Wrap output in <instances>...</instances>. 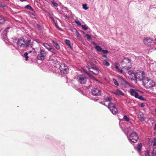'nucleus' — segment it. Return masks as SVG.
I'll return each mask as SVG.
<instances>
[{
    "label": "nucleus",
    "instance_id": "nucleus-63",
    "mask_svg": "<svg viewBox=\"0 0 156 156\" xmlns=\"http://www.w3.org/2000/svg\"><path fill=\"white\" fill-rule=\"evenodd\" d=\"M102 56L106 58H107V55H102Z\"/></svg>",
    "mask_w": 156,
    "mask_h": 156
},
{
    "label": "nucleus",
    "instance_id": "nucleus-41",
    "mask_svg": "<svg viewBox=\"0 0 156 156\" xmlns=\"http://www.w3.org/2000/svg\"><path fill=\"white\" fill-rule=\"evenodd\" d=\"M85 36L87 37V40H89L91 39V36L88 34H86Z\"/></svg>",
    "mask_w": 156,
    "mask_h": 156
},
{
    "label": "nucleus",
    "instance_id": "nucleus-3",
    "mask_svg": "<svg viewBox=\"0 0 156 156\" xmlns=\"http://www.w3.org/2000/svg\"><path fill=\"white\" fill-rule=\"evenodd\" d=\"M129 140L133 143H136L138 139L139 136L137 133L135 131H133L129 134Z\"/></svg>",
    "mask_w": 156,
    "mask_h": 156
},
{
    "label": "nucleus",
    "instance_id": "nucleus-9",
    "mask_svg": "<svg viewBox=\"0 0 156 156\" xmlns=\"http://www.w3.org/2000/svg\"><path fill=\"white\" fill-rule=\"evenodd\" d=\"M135 89H130V94L131 95L134 96L136 98L138 97L139 94L138 92L136 91Z\"/></svg>",
    "mask_w": 156,
    "mask_h": 156
},
{
    "label": "nucleus",
    "instance_id": "nucleus-54",
    "mask_svg": "<svg viewBox=\"0 0 156 156\" xmlns=\"http://www.w3.org/2000/svg\"><path fill=\"white\" fill-rule=\"evenodd\" d=\"M139 115L140 116V117H142V116H143V114L142 112H140L139 114Z\"/></svg>",
    "mask_w": 156,
    "mask_h": 156
},
{
    "label": "nucleus",
    "instance_id": "nucleus-35",
    "mask_svg": "<svg viewBox=\"0 0 156 156\" xmlns=\"http://www.w3.org/2000/svg\"><path fill=\"white\" fill-rule=\"evenodd\" d=\"M52 4L55 7H57L58 6L57 3L55 2L54 0H53L51 1Z\"/></svg>",
    "mask_w": 156,
    "mask_h": 156
},
{
    "label": "nucleus",
    "instance_id": "nucleus-14",
    "mask_svg": "<svg viewBox=\"0 0 156 156\" xmlns=\"http://www.w3.org/2000/svg\"><path fill=\"white\" fill-rule=\"evenodd\" d=\"M51 43L54 46L55 48L58 49L59 50L60 49V47L58 44L54 40H52L51 41Z\"/></svg>",
    "mask_w": 156,
    "mask_h": 156
},
{
    "label": "nucleus",
    "instance_id": "nucleus-6",
    "mask_svg": "<svg viewBox=\"0 0 156 156\" xmlns=\"http://www.w3.org/2000/svg\"><path fill=\"white\" fill-rule=\"evenodd\" d=\"M146 80L147 81L146 84V87L147 88H150L151 87H153L155 86V83L153 80L149 79L148 77H147Z\"/></svg>",
    "mask_w": 156,
    "mask_h": 156
},
{
    "label": "nucleus",
    "instance_id": "nucleus-11",
    "mask_svg": "<svg viewBox=\"0 0 156 156\" xmlns=\"http://www.w3.org/2000/svg\"><path fill=\"white\" fill-rule=\"evenodd\" d=\"M147 78L145 77V74L144 72L143 71L141 73V74L138 77L137 79H138L140 81H142L145 80L147 79Z\"/></svg>",
    "mask_w": 156,
    "mask_h": 156
},
{
    "label": "nucleus",
    "instance_id": "nucleus-51",
    "mask_svg": "<svg viewBox=\"0 0 156 156\" xmlns=\"http://www.w3.org/2000/svg\"><path fill=\"white\" fill-rule=\"evenodd\" d=\"M87 75L90 77V79H91L92 78V77H93V76L91 75V74L88 72L87 73Z\"/></svg>",
    "mask_w": 156,
    "mask_h": 156
},
{
    "label": "nucleus",
    "instance_id": "nucleus-23",
    "mask_svg": "<svg viewBox=\"0 0 156 156\" xmlns=\"http://www.w3.org/2000/svg\"><path fill=\"white\" fill-rule=\"evenodd\" d=\"M74 30H75V35L77 37L79 38H82V37H81L80 34V33L78 32L77 30L76 29H74Z\"/></svg>",
    "mask_w": 156,
    "mask_h": 156
},
{
    "label": "nucleus",
    "instance_id": "nucleus-2",
    "mask_svg": "<svg viewBox=\"0 0 156 156\" xmlns=\"http://www.w3.org/2000/svg\"><path fill=\"white\" fill-rule=\"evenodd\" d=\"M131 59L128 58H125L121 62V64L123 65L122 68L126 70H128L132 67Z\"/></svg>",
    "mask_w": 156,
    "mask_h": 156
},
{
    "label": "nucleus",
    "instance_id": "nucleus-44",
    "mask_svg": "<svg viewBox=\"0 0 156 156\" xmlns=\"http://www.w3.org/2000/svg\"><path fill=\"white\" fill-rule=\"evenodd\" d=\"M135 73V72L134 73L133 71L131 70H130L128 71V74L129 75L132 76L133 74L134 75V74Z\"/></svg>",
    "mask_w": 156,
    "mask_h": 156
},
{
    "label": "nucleus",
    "instance_id": "nucleus-37",
    "mask_svg": "<svg viewBox=\"0 0 156 156\" xmlns=\"http://www.w3.org/2000/svg\"><path fill=\"white\" fill-rule=\"evenodd\" d=\"M91 79L93 80H94V81L97 82L98 83H101V82L98 80V79H96L94 76H93V77H92V78Z\"/></svg>",
    "mask_w": 156,
    "mask_h": 156
},
{
    "label": "nucleus",
    "instance_id": "nucleus-13",
    "mask_svg": "<svg viewBox=\"0 0 156 156\" xmlns=\"http://www.w3.org/2000/svg\"><path fill=\"white\" fill-rule=\"evenodd\" d=\"M6 20V18L2 15L0 14V24H4Z\"/></svg>",
    "mask_w": 156,
    "mask_h": 156
},
{
    "label": "nucleus",
    "instance_id": "nucleus-49",
    "mask_svg": "<svg viewBox=\"0 0 156 156\" xmlns=\"http://www.w3.org/2000/svg\"><path fill=\"white\" fill-rule=\"evenodd\" d=\"M34 41L38 43H41V42L39 39H36L34 40Z\"/></svg>",
    "mask_w": 156,
    "mask_h": 156
},
{
    "label": "nucleus",
    "instance_id": "nucleus-45",
    "mask_svg": "<svg viewBox=\"0 0 156 156\" xmlns=\"http://www.w3.org/2000/svg\"><path fill=\"white\" fill-rule=\"evenodd\" d=\"M83 8L85 10H86L88 9V7H87V4H84L83 5Z\"/></svg>",
    "mask_w": 156,
    "mask_h": 156
},
{
    "label": "nucleus",
    "instance_id": "nucleus-10",
    "mask_svg": "<svg viewBox=\"0 0 156 156\" xmlns=\"http://www.w3.org/2000/svg\"><path fill=\"white\" fill-rule=\"evenodd\" d=\"M120 80L121 82V84L122 85L128 86H130V84L127 81H126L124 79L120 77Z\"/></svg>",
    "mask_w": 156,
    "mask_h": 156
},
{
    "label": "nucleus",
    "instance_id": "nucleus-28",
    "mask_svg": "<svg viewBox=\"0 0 156 156\" xmlns=\"http://www.w3.org/2000/svg\"><path fill=\"white\" fill-rule=\"evenodd\" d=\"M145 156H151V152L148 150H147L145 153Z\"/></svg>",
    "mask_w": 156,
    "mask_h": 156
},
{
    "label": "nucleus",
    "instance_id": "nucleus-62",
    "mask_svg": "<svg viewBox=\"0 0 156 156\" xmlns=\"http://www.w3.org/2000/svg\"><path fill=\"white\" fill-rule=\"evenodd\" d=\"M30 15H32V16H35V15L34 13H33L32 12H30Z\"/></svg>",
    "mask_w": 156,
    "mask_h": 156
},
{
    "label": "nucleus",
    "instance_id": "nucleus-40",
    "mask_svg": "<svg viewBox=\"0 0 156 156\" xmlns=\"http://www.w3.org/2000/svg\"><path fill=\"white\" fill-rule=\"evenodd\" d=\"M6 5L5 4L2 2L0 1V6L1 7H5Z\"/></svg>",
    "mask_w": 156,
    "mask_h": 156
},
{
    "label": "nucleus",
    "instance_id": "nucleus-52",
    "mask_svg": "<svg viewBox=\"0 0 156 156\" xmlns=\"http://www.w3.org/2000/svg\"><path fill=\"white\" fill-rule=\"evenodd\" d=\"M99 103L106 107H107L105 103H103L102 101L99 102Z\"/></svg>",
    "mask_w": 156,
    "mask_h": 156
},
{
    "label": "nucleus",
    "instance_id": "nucleus-12",
    "mask_svg": "<svg viewBox=\"0 0 156 156\" xmlns=\"http://www.w3.org/2000/svg\"><path fill=\"white\" fill-rule=\"evenodd\" d=\"M142 72L141 70L138 69L135 72V73L134 74V78L135 79V80H136L137 79L138 77V76H139L140 75V74H141V73H142Z\"/></svg>",
    "mask_w": 156,
    "mask_h": 156
},
{
    "label": "nucleus",
    "instance_id": "nucleus-53",
    "mask_svg": "<svg viewBox=\"0 0 156 156\" xmlns=\"http://www.w3.org/2000/svg\"><path fill=\"white\" fill-rule=\"evenodd\" d=\"M117 71L118 72H120L121 73H122L123 72V70L122 69H119V70H118Z\"/></svg>",
    "mask_w": 156,
    "mask_h": 156
},
{
    "label": "nucleus",
    "instance_id": "nucleus-7",
    "mask_svg": "<svg viewBox=\"0 0 156 156\" xmlns=\"http://www.w3.org/2000/svg\"><path fill=\"white\" fill-rule=\"evenodd\" d=\"M101 90L98 88H94L91 89L92 94L95 96H101Z\"/></svg>",
    "mask_w": 156,
    "mask_h": 156
},
{
    "label": "nucleus",
    "instance_id": "nucleus-38",
    "mask_svg": "<svg viewBox=\"0 0 156 156\" xmlns=\"http://www.w3.org/2000/svg\"><path fill=\"white\" fill-rule=\"evenodd\" d=\"M113 80L114 81V83L115 85H116L118 86H119V84L118 83L117 81L115 79H113Z\"/></svg>",
    "mask_w": 156,
    "mask_h": 156
},
{
    "label": "nucleus",
    "instance_id": "nucleus-39",
    "mask_svg": "<svg viewBox=\"0 0 156 156\" xmlns=\"http://www.w3.org/2000/svg\"><path fill=\"white\" fill-rule=\"evenodd\" d=\"M123 119L126 121H128L129 120V117H128L126 115L124 116Z\"/></svg>",
    "mask_w": 156,
    "mask_h": 156
},
{
    "label": "nucleus",
    "instance_id": "nucleus-33",
    "mask_svg": "<svg viewBox=\"0 0 156 156\" xmlns=\"http://www.w3.org/2000/svg\"><path fill=\"white\" fill-rule=\"evenodd\" d=\"M28 52H26L24 54V57L25 58V60L27 61L28 60L29 57L28 56Z\"/></svg>",
    "mask_w": 156,
    "mask_h": 156
},
{
    "label": "nucleus",
    "instance_id": "nucleus-20",
    "mask_svg": "<svg viewBox=\"0 0 156 156\" xmlns=\"http://www.w3.org/2000/svg\"><path fill=\"white\" fill-rule=\"evenodd\" d=\"M110 110L113 114L114 115L118 113V109L116 107L112 108Z\"/></svg>",
    "mask_w": 156,
    "mask_h": 156
},
{
    "label": "nucleus",
    "instance_id": "nucleus-8",
    "mask_svg": "<svg viewBox=\"0 0 156 156\" xmlns=\"http://www.w3.org/2000/svg\"><path fill=\"white\" fill-rule=\"evenodd\" d=\"M78 81L82 84H85L87 80V78L83 75H80L77 76Z\"/></svg>",
    "mask_w": 156,
    "mask_h": 156
},
{
    "label": "nucleus",
    "instance_id": "nucleus-34",
    "mask_svg": "<svg viewBox=\"0 0 156 156\" xmlns=\"http://www.w3.org/2000/svg\"><path fill=\"white\" fill-rule=\"evenodd\" d=\"M83 29L84 30H86L88 29V26L86 24L81 25Z\"/></svg>",
    "mask_w": 156,
    "mask_h": 156
},
{
    "label": "nucleus",
    "instance_id": "nucleus-27",
    "mask_svg": "<svg viewBox=\"0 0 156 156\" xmlns=\"http://www.w3.org/2000/svg\"><path fill=\"white\" fill-rule=\"evenodd\" d=\"M25 8L31 10L32 11H34V9L30 5H27L25 7Z\"/></svg>",
    "mask_w": 156,
    "mask_h": 156
},
{
    "label": "nucleus",
    "instance_id": "nucleus-36",
    "mask_svg": "<svg viewBox=\"0 0 156 156\" xmlns=\"http://www.w3.org/2000/svg\"><path fill=\"white\" fill-rule=\"evenodd\" d=\"M152 143H153V146L154 147L155 146H156V138L154 139V140L152 142Z\"/></svg>",
    "mask_w": 156,
    "mask_h": 156
},
{
    "label": "nucleus",
    "instance_id": "nucleus-24",
    "mask_svg": "<svg viewBox=\"0 0 156 156\" xmlns=\"http://www.w3.org/2000/svg\"><path fill=\"white\" fill-rule=\"evenodd\" d=\"M96 50L98 52H101L102 49L101 46L99 45H96L95 47Z\"/></svg>",
    "mask_w": 156,
    "mask_h": 156
},
{
    "label": "nucleus",
    "instance_id": "nucleus-46",
    "mask_svg": "<svg viewBox=\"0 0 156 156\" xmlns=\"http://www.w3.org/2000/svg\"><path fill=\"white\" fill-rule=\"evenodd\" d=\"M140 120L141 121H143L144 120L145 118L144 117V116H142V117H140Z\"/></svg>",
    "mask_w": 156,
    "mask_h": 156
},
{
    "label": "nucleus",
    "instance_id": "nucleus-18",
    "mask_svg": "<svg viewBox=\"0 0 156 156\" xmlns=\"http://www.w3.org/2000/svg\"><path fill=\"white\" fill-rule=\"evenodd\" d=\"M10 27H8L6 28L4 30V31L5 33V34L3 35L4 38L6 40H7V32H8L10 28Z\"/></svg>",
    "mask_w": 156,
    "mask_h": 156
},
{
    "label": "nucleus",
    "instance_id": "nucleus-64",
    "mask_svg": "<svg viewBox=\"0 0 156 156\" xmlns=\"http://www.w3.org/2000/svg\"><path fill=\"white\" fill-rule=\"evenodd\" d=\"M21 2L26 1L27 0H20Z\"/></svg>",
    "mask_w": 156,
    "mask_h": 156
},
{
    "label": "nucleus",
    "instance_id": "nucleus-19",
    "mask_svg": "<svg viewBox=\"0 0 156 156\" xmlns=\"http://www.w3.org/2000/svg\"><path fill=\"white\" fill-rule=\"evenodd\" d=\"M64 42L72 50L73 49V47L71 45V42L69 40L67 39H66L65 40Z\"/></svg>",
    "mask_w": 156,
    "mask_h": 156
},
{
    "label": "nucleus",
    "instance_id": "nucleus-1",
    "mask_svg": "<svg viewBox=\"0 0 156 156\" xmlns=\"http://www.w3.org/2000/svg\"><path fill=\"white\" fill-rule=\"evenodd\" d=\"M26 38H24L22 37H20L18 38L17 41V42H15L17 44L19 47H25L26 48L30 47H32L33 44H31V38H28L26 37Z\"/></svg>",
    "mask_w": 156,
    "mask_h": 156
},
{
    "label": "nucleus",
    "instance_id": "nucleus-57",
    "mask_svg": "<svg viewBox=\"0 0 156 156\" xmlns=\"http://www.w3.org/2000/svg\"><path fill=\"white\" fill-rule=\"evenodd\" d=\"M93 87L92 84H90L87 87V89H89L90 87Z\"/></svg>",
    "mask_w": 156,
    "mask_h": 156
},
{
    "label": "nucleus",
    "instance_id": "nucleus-16",
    "mask_svg": "<svg viewBox=\"0 0 156 156\" xmlns=\"http://www.w3.org/2000/svg\"><path fill=\"white\" fill-rule=\"evenodd\" d=\"M91 68L93 69L94 70H95L96 72V73H95L93 71H92L90 70H89L90 72H92L93 74H94V75H97L98 74V73H99V71H98V69L97 67H96V66L94 67V66H92L91 67Z\"/></svg>",
    "mask_w": 156,
    "mask_h": 156
},
{
    "label": "nucleus",
    "instance_id": "nucleus-60",
    "mask_svg": "<svg viewBox=\"0 0 156 156\" xmlns=\"http://www.w3.org/2000/svg\"><path fill=\"white\" fill-rule=\"evenodd\" d=\"M154 130H156V123H155V124L154 125Z\"/></svg>",
    "mask_w": 156,
    "mask_h": 156
},
{
    "label": "nucleus",
    "instance_id": "nucleus-56",
    "mask_svg": "<svg viewBox=\"0 0 156 156\" xmlns=\"http://www.w3.org/2000/svg\"><path fill=\"white\" fill-rule=\"evenodd\" d=\"M83 72L84 73H85L86 74H87V73H88V72L85 69H83Z\"/></svg>",
    "mask_w": 156,
    "mask_h": 156
},
{
    "label": "nucleus",
    "instance_id": "nucleus-31",
    "mask_svg": "<svg viewBox=\"0 0 156 156\" xmlns=\"http://www.w3.org/2000/svg\"><path fill=\"white\" fill-rule=\"evenodd\" d=\"M48 50L50 51L51 52H52L54 54H56V51L55 50L54 48H52L51 46L50 47V48Z\"/></svg>",
    "mask_w": 156,
    "mask_h": 156
},
{
    "label": "nucleus",
    "instance_id": "nucleus-42",
    "mask_svg": "<svg viewBox=\"0 0 156 156\" xmlns=\"http://www.w3.org/2000/svg\"><path fill=\"white\" fill-rule=\"evenodd\" d=\"M101 52H103V53L105 54H107L109 52V51L107 50H104L103 49H102Z\"/></svg>",
    "mask_w": 156,
    "mask_h": 156
},
{
    "label": "nucleus",
    "instance_id": "nucleus-50",
    "mask_svg": "<svg viewBox=\"0 0 156 156\" xmlns=\"http://www.w3.org/2000/svg\"><path fill=\"white\" fill-rule=\"evenodd\" d=\"M87 75L90 77V79H91L92 78V77H93V76L91 75V74L88 72L87 73Z\"/></svg>",
    "mask_w": 156,
    "mask_h": 156
},
{
    "label": "nucleus",
    "instance_id": "nucleus-21",
    "mask_svg": "<svg viewBox=\"0 0 156 156\" xmlns=\"http://www.w3.org/2000/svg\"><path fill=\"white\" fill-rule=\"evenodd\" d=\"M107 107L110 110L112 108H114L115 106L113 105V103L111 102L109 103Z\"/></svg>",
    "mask_w": 156,
    "mask_h": 156
},
{
    "label": "nucleus",
    "instance_id": "nucleus-48",
    "mask_svg": "<svg viewBox=\"0 0 156 156\" xmlns=\"http://www.w3.org/2000/svg\"><path fill=\"white\" fill-rule=\"evenodd\" d=\"M36 27L38 29V30H40L41 28V26L39 24H37Z\"/></svg>",
    "mask_w": 156,
    "mask_h": 156
},
{
    "label": "nucleus",
    "instance_id": "nucleus-26",
    "mask_svg": "<svg viewBox=\"0 0 156 156\" xmlns=\"http://www.w3.org/2000/svg\"><path fill=\"white\" fill-rule=\"evenodd\" d=\"M112 98L111 97H107L106 98L104 99V101L105 102L109 101L111 102L112 100Z\"/></svg>",
    "mask_w": 156,
    "mask_h": 156
},
{
    "label": "nucleus",
    "instance_id": "nucleus-55",
    "mask_svg": "<svg viewBox=\"0 0 156 156\" xmlns=\"http://www.w3.org/2000/svg\"><path fill=\"white\" fill-rule=\"evenodd\" d=\"M140 106L142 108H143L144 106V105L143 103H141L140 104Z\"/></svg>",
    "mask_w": 156,
    "mask_h": 156
},
{
    "label": "nucleus",
    "instance_id": "nucleus-17",
    "mask_svg": "<svg viewBox=\"0 0 156 156\" xmlns=\"http://www.w3.org/2000/svg\"><path fill=\"white\" fill-rule=\"evenodd\" d=\"M152 40L150 38L146 37L144 40V42L145 44H148V43H150Z\"/></svg>",
    "mask_w": 156,
    "mask_h": 156
},
{
    "label": "nucleus",
    "instance_id": "nucleus-4",
    "mask_svg": "<svg viewBox=\"0 0 156 156\" xmlns=\"http://www.w3.org/2000/svg\"><path fill=\"white\" fill-rule=\"evenodd\" d=\"M47 54L44 49H41L37 55V59L41 60H44Z\"/></svg>",
    "mask_w": 156,
    "mask_h": 156
},
{
    "label": "nucleus",
    "instance_id": "nucleus-30",
    "mask_svg": "<svg viewBox=\"0 0 156 156\" xmlns=\"http://www.w3.org/2000/svg\"><path fill=\"white\" fill-rule=\"evenodd\" d=\"M138 98L140 100L143 101H147L146 99L144 98L142 96H138V97L136 98Z\"/></svg>",
    "mask_w": 156,
    "mask_h": 156
},
{
    "label": "nucleus",
    "instance_id": "nucleus-29",
    "mask_svg": "<svg viewBox=\"0 0 156 156\" xmlns=\"http://www.w3.org/2000/svg\"><path fill=\"white\" fill-rule=\"evenodd\" d=\"M43 45L48 50H49L50 48L51 47L47 43H44Z\"/></svg>",
    "mask_w": 156,
    "mask_h": 156
},
{
    "label": "nucleus",
    "instance_id": "nucleus-59",
    "mask_svg": "<svg viewBox=\"0 0 156 156\" xmlns=\"http://www.w3.org/2000/svg\"><path fill=\"white\" fill-rule=\"evenodd\" d=\"M56 27H57V28H58L59 30H61V31H62V28H60V27H58L56 25Z\"/></svg>",
    "mask_w": 156,
    "mask_h": 156
},
{
    "label": "nucleus",
    "instance_id": "nucleus-61",
    "mask_svg": "<svg viewBox=\"0 0 156 156\" xmlns=\"http://www.w3.org/2000/svg\"><path fill=\"white\" fill-rule=\"evenodd\" d=\"M13 40H14L15 41H17L18 40H17V37H14V38H12Z\"/></svg>",
    "mask_w": 156,
    "mask_h": 156
},
{
    "label": "nucleus",
    "instance_id": "nucleus-22",
    "mask_svg": "<svg viewBox=\"0 0 156 156\" xmlns=\"http://www.w3.org/2000/svg\"><path fill=\"white\" fill-rule=\"evenodd\" d=\"M142 146V145L141 143H140L138 144L136 149L138 152H140L141 151Z\"/></svg>",
    "mask_w": 156,
    "mask_h": 156
},
{
    "label": "nucleus",
    "instance_id": "nucleus-32",
    "mask_svg": "<svg viewBox=\"0 0 156 156\" xmlns=\"http://www.w3.org/2000/svg\"><path fill=\"white\" fill-rule=\"evenodd\" d=\"M119 65L118 63L117 62L115 63V68L117 69V70H119Z\"/></svg>",
    "mask_w": 156,
    "mask_h": 156
},
{
    "label": "nucleus",
    "instance_id": "nucleus-15",
    "mask_svg": "<svg viewBox=\"0 0 156 156\" xmlns=\"http://www.w3.org/2000/svg\"><path fill=\"white\" fill-rule=\"evenodd\" d=\"M114 94L117 95L119 96H124L125 94L124 93L119 89H117L116 91L114 92Z\"/></svg>",
    "mask_w": 156,
    "mask_h": 156
},
{
    "label": "nucleus",
    "instance_id": "nucleus-47",
    "mask_svg": "<svg viewBox=\"0 0 156 156\" xmlns=\"http://www.w3.org/2000/svg\"><path fill=\"white\" fill-rule=\"evenodd\" d=\"M76 23L79 26H81V23L79 21H76Z\"/></svg>",
    "mask_w": 156,
    "mask_h": 156
},
{
    "label": "nucleus",
    "instance_id": "nucleus-5",
    "mask_svg": "<svg viewBox=\"0 0 156 156\" xmlns=\"http://www.w3.org/2000/svg\"><path fill=\"white\" fill-rule=\"evenodd\" d=\"M60 73L62 75H65L69 72V69L67 66L64 64H62L59 68Z\"/></svg>",
    "mask_w": 156,
    "mask_h": 156
},
{
    "label": "nucleus",
    "instance_id": "nucleus-25",
    "mask_svg": "<svg viewBox=\"0 0 156 156\" xmlns=\"http://www.w3.org/2000/svg\"><path fill=\"white\" fill-rule=\"evenodd\" d=\"M153 150L151 152V156H156V149H155L154 148H156L155 146L154 147L153 146Z\"/></svg>",
    "mask_w": 156,
    "mask_h": 156
},
{
    "label": "nucleus",
    "instance_id": "nucleus-58",
    "mask_svg": "<svg viewBox=\"0 0 156 156\" xmlns=\"http://www.w3.org/2000/svg\"><path fill=\"white\" fill-rule=\"evenodd\" d=\"M92 43L94 45H95L96 46V45H97L96 43L94 41H92Z\"/></svg>",
    "mask_w": 156,
    "mask_h": 156
},
{
    "label": "nucleus",
    "instance_id": "nucleus-43",
    "mask_svg": "<svg viewBox=\"0 0 156 156\" xmlns=\"http://www.w3.org/2000/svg\"><path fill=\"white\" fill-rule=\"evenodd\" d=\"M104 61L105 62V64L107 66H109L110 65L109 63L106 60H104Z\"/></svg>",
    "mask_w": 156,
    "mask_h": 156
}]
</instances>
